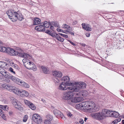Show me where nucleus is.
I'll list each match as a JSON object with an SVG mask.
<instances>
[{
	"mask_svg": "<svg viewBox=\"0 0 124 124\" xmlns=\"http://www.w3.org/2000/svg\"><path fill=\"white\" fill-rule=\"evenodd\" d=\"M84 107H85V108L87 109L90 113L95 112L98 111L99 110V108L95 106L94 102L92 101L83 102L77 105L76 106V108L78 107L81 108Z\"/></svg>",
	"mask_w": 124,
	"mask_h": 124,
	"instance_id": "1",
	"label": "nucleus"
},
{
	"mask_svg": "<svg viewBox=\"0 0 124 124\" xmlns=\"http://www.w3.org/2000/svg\"><path fill=\"white\" fill-rule=\"evenodd\" d=\"M6 13L9 18L13 22L16 21L18 19L21 21L24 19L23 16L19 11L15 12L13 10H10L7 12Z\"/></svg>",
	"mask_w": 124,
	"mask_h": 124,
	"instance_id": "2",
	"label": "nucleus"
},
{
	"mask_svg": "<svg viewBox=\"0 0 124 124\" xmlns=\"http://www.w3.org/2000/svg\"><path fill=\"white\" fill-rule=\"evenodd\" d=\"M107 109H103L99 113H96L92 115V116L99 120H102L104 119L106 117H108Z\"/></svg>",
	"mask_w": 124,
	"mask_h": 124,
	"instance_id": "3",
	"label": "nucleus"
},
{
	"mask_svg": "<svg viewBox=\"0 0 124 124\" xmlns=\"http://www.w3.org/2000/svg\"><path fill=\"white\" fill-rule=\"evenodd\" d=\"M8 53L11 55H18V56L25 58H27L29 56V55L25 53H19V52L14 50L13 49L10 48L8 47Z\"/></svg>",
	"mask_w": 124,
	"mask_h": 124,
	"instance_id": "4",
	"label": "nucleus"
},
{
	"mask_svg": "<svg viewBox=\"0 0 124 124\" xmlns=\"http://www.w3.org/2000/svg\"><path fill=\"white\" fill-rule=\"evenodd\" d=\"M71 87H69L68 88V89L70 91L68 92H64L63 93L62 98L63 99L67 100L68 103L69 104V101L72 100V98L73 96L75 95L73 92H75L74 91L71 90L69 88Z\"/></svg>",
	"mask_w": 124,
	"mask_h": 124,
	"instance_id": "5",
	"label": "nucleus"
},
{
	"mask_svg": "<svg viewBox=\"0 0 124 124\" xmlns=\"http://www.w3.org/2000/svg\"><path fill=\"white\" fill-rule=\"evenodd\" d=\"M75 83L74 86L69 88L71 90L73 89L75 92H78L80 88L83 89L86 87L85 83L83 82H74Z\"/></svg>",
	"mask_w": 124,
	"mask_h": 124,
	"instance_id": "6",
	"label": "nucleus"
},
{
	"mask_svg": "<svg viewBox=\"0 0 124 124\" xmlns=\"http://www.w3.org/2000/svg\"><path fill=\"white\" fill-rule=\"evenodd\" d=\"M49 30H47L45 32L52 36L54 38H56L58 41L63 42L64 39L61 38L58 34L55 32H52L51 31Z\"/></svg>",
	"mask_w": 124,
	"mask_h": 124,
	"instance_id": "7",
	"label": "nucleus"
},
{
	"mask_svg": "<svg viewBox=\"0 0 124 124\" xmlns=\"http://www.w3.org/2000/svg\"><path fill=\"white\" fill-rule=\"evenodd\" d=\"M24 66L27 69H31L34 71L36 70V67L34 64L31 61H29L28 63H26L24 64Z\"/></svg>",
	"mask_w": 124,
	"mask_h": 124,
	"instance_id": "8",
	"label": "nucleus"
},
{
	"mask_svg": "<svg viewBox=\"0 0 124 124\" xmlns=\"http://www.w3.org/2000/svg\"><path fill=\"white\" fill-rule=\"evenodd\" d=\"M63 81V83L65 84L68 85L69 86H74L75 84L74 82L71 83L69 82L70 79L68 76H65L63 77L62 79Z\"/></svg>",
	"mask_w": 124,
	"mask_h": 124,
	"instance_id": "9",
	"label": "nucleus"
},
{
	"mask_svg": "<svg viewBox=\"0 0 124 124\" xmlns=\"http://www.w3.org/2000/svg\"><path fill=\"white\" fill-rule=\"evenodd\" d=\"M12 77L11 78H10V79H11L12 81L17 84L22 86H23V85L24 84H25V82L23 81L14 76H13V77Z\"/></svg>",
	"mask_w": 124,
	"mask_h": 124,
	"instance_id": "10",
	"label": "nucleus"
},
{
	"mask_svg": "<svg viewBox=\"0 0 124 124\" xmlns=\"http://www.w3.org/2000/svg\"><path fill=\"white\" fill-rule=\"evenodd\" d=\"M33 121L37 124L41 123L42 121V119L40 116L37 114H33L32 116Z\"/></svg>",
	"mask_w": 124,
	"mask_h": 124,
	"instance_id": "11",
	"label": "nucleus"
},
{
	"mask_svg": "<svg viewBox=\"0 0 124 124\" xmlns=\"http://www.w3.org/2000/svg\"><path fill=\"white\" fill-rule=\"evenodd\" d=\"M12 103L14 106V107L17 108L20 111H22L23 110V108L21 107V106L19 104V103L18 102L17 100L15 98H12Z\"/></svg>",
	"mask_w": 124,
	"mask_h": 124,
	"instance_id": "12",
	"label": "nucleus"
},
{
	"mask_svg": "<svg viewBox=\"0 0 124 124\" xmlns=\"http://www.w3.org/2000/svg\"><path fill=\"white\" fill-rule=\"evenodd\" d=\"M108 116L116 118H118L119 116V114L117 112L112 111L111 110L107 109Z\"/></svg>",
	"mask_w": 124,
	"mask_h": 124,
	"instance_id": "13",
	"label": "nucleus"
},
{
	"mask_svg": "<svg viewBox=\"0 0 124 124\" xmlns=\"http://www.w3.org/2000/svg\"><path fill=\"white\" fill-rule=\"evenodd\" d=\"M0 73L6 78H8L10 79V78L13 77V76L9 75L8 73L3 68L0 67Z\"/></svg>",
	"mask_w": 124,
	"mask_h": 124,
	"instance_id": "14",
	"label": "nucleus"
},
{
	"mask_svg": "<svg viewBox=\"0 0 124 124\" xmlns=\"http://www.w3.org/2000/svg\"><path fill=\"white\" fill-rule=\"evenodd\" d=\"M82 100L83 99L81 97H75L72 100L69 101V104L72 105L73 103L80 102L82 101Z\"/></svg>",
	"mask_w": 124,
	"mask_h": 124,
	"instance_id": "15",
	"label": "nucleus"
},
{
	"mask_svg": "<svg viewBox=\"0 0 124 124\" xmlns=\"http://www.w3.org/2000/svg\"><path fill=\"white\" fill-rule=\"evenodd\" d=\"M74 94L77 96L85 97L87 95V92L86 90H84L78 93H75Z\"/></svg>",
	"mask_w": 124,
	"mask_h": 124,
	"instance_id": "16",
	"label": "nucleus"
},
{
	"mask_svg": "<svg viewBox=\"0 0 124 124\" xmlns=\"http://www.w3.org/2000/svg\"><path fill=\"white\" fill-rule=\"evenodd\" d=\"M53 113L54 115L57 117H60L63 118L64 116L63 114L58 110L57 109L54 110L53 111Z\"/></svg>",
	"mask_w": 124,
	"mask_h": 124,
	"instance_id": "17",
	"label": "nucleus"
},
{
	"mask_svg": "<svg viewBox=\"0 0 124 124\" xmlns=\"http://www.w3.org/2000/svg\"><path fill=\"white\" fill-rule=\"evenodd\" d=\"M65 84L63 83L62 82L61 84L59 85L58 89L62 90H65L68 89V86L69 85H68Z\"/></svg>",
	"mask_w": 124,
	"mask_h": 124,
	"instance_id": "18",
	"label": "nucleus"
},
{
	"mask_svg": "<svg viewBox=\"0 0 124 124\" xmlns=\"http://www.w3.org/2000/svg\"><path fill=\"white\" fill-rule=\"evenodd\" d=\"M18 95L23 97H26L28 96L29 93L25 91L22 90H20L19 92V94H18Z\"/></svg>",
	"mask_w": 124,
	"mask_h": 124,
	"instance_id": "19",
	"label": "nucleus"
},
{
	"mask_svg": "<svg viewBox=\"0 0 124 124\" xmlns=\"http://www.w3.org/2000/svg\"><path fill=\"white\" fill-rule=\"evenodd\" d=\"M81 25L83 28L85 30L88 31H91V28L90 27V25L89 24L82 23Z\"/></svg>",
	"mask_w": 124,
	"mask_h": 124,
	"instance_id": "20",
	"label": "nucleus"
},
{
	"mask_svg": "<svg viewBox=\"0 0 124 124\" xmlns=\"http://www.w3.org/2000/svg\"><path fill=\"white\" fill-rule=\"evenodd\" d=\"M35 29L38 31H45V27L43 25H38L35 28Z\"/></svg>",
	"mask_w": 124,
	"mask_h": 124,
	"instance_id": "21",
	"label": "nucleus"
},
{
	"mask_svg": "<svg viewBox=\"0 0 124 124\" xmlns=\"http://www.w3.org/2000/svg\"><path fill=\"white\" fill-rule=\"evenodd\" d=\"M53 75L54 76L58 78H61L62 75V72L59 71H55L53 73Z\"/></svg>",
	"mask_w": 124,
	"mask_h": 124,
	"instance_id": "22",
	"label": "nucleus"
},
{
	"mask_svg": "<svg viewBox=\"0 0 124 124\" xmlns=\"http://www.w3.org/2000/svg\"><path fill=\"white\" fill-rule=\"evenodd\" d=\"M40 19L37 17H35L34 18L33 21V25H35L38 24H40L41 23Z\"/></svg>",
	"mask_w": 124,
	"mask_h": 124,
	"instance_id": "23",
	"label": "nucleus"
},
{
	"mask_svg": "<svg viewBox=\"0 0 124 124\" xmlns=\"http://www.w3.org/2000/svg\"><path fill=\"white\" fill-rule=\"evenodd\" d=\"M11 90V91H12L15 94L18 95V94H19V92L20 90L18 89L17 88L13 86Z\"/></svg>",
	"mask_w": 124,
	"mask_h": 124,
	"instance_id": "24",
	"label": "nucleus"
},
{
	"mask_svg": "<svg viewBox=\"0 0 124 124\" xmlns=\"http://www.w3.org/2000/svg\"><path fill=\"white\" fill-rule=\"evenodd\" d=\"M50 24V22L48 21V22L47 21H45L43 23V25L45 27V28H48L49 27Z\"/></svg>",
	"mask_w": 124,
	"mask_h": 124,
	"instance_id": "25",
	"label": "nucleus"
},
{
	"mask_svg": "<svg viewBox=\"0 0 124 124\" xmlns=\"http://www.w3.org/2000/svg\"><path fill=\"white\" fill-rule=\"evenodd\" d=\"M8 47L7 48L4 46H0V51L3 52H5L7 53L8 52Z\"/></svg>",
	"mask_w": 124,
	"mask_h": 124,
	"instance_id": "26",
	"label": "nucleus"
},
{
	"mask_svg": "<svg viewBox=\"0 0 124 124\" xmlns=\"http://www.w3.org/2000/svg\"><path fill=\"white\" fill-rule=\"evenodd\" d=\"M40 69L42 70L43 72L45 74L49 73V71L45 67L43 66H42L40 67Z\"/></svg>",
	"mask_w": 124,
	"mask_h": 124,
	"instance_id": "27",
	"label": "nucleus"
},
{
	"mask_svg": "<svg viewBox=\"0 0 124 124\" xmlns=\"http://www.w3.org/2000/svg\"><path fill=\"white\" fill-rule=\"evenodd\" d=\"M62 27L64 29H67L68 30H70V27L66 24H63L62 26Z\"/></svg>",
	"mask_w": 124,
	"mask_h": 124,
	"instance_id": "28",
	"label": "nucleus"
},
{
	"mask_svg": "<svg viewBox=\"0 0 124 124\" xmlns=\"http://www.w3.org/2000/svg\"><path fill=\"white\" fill-rule=\"evenodd\" d=\"M32 110H35V109L36 107L31 102L30 104L28 106Z\"/></svg>",
	"mask_w": 124,
	"mask_h": 124,
	"instance_id": "29",
	"label": "nucleus"
},
{
	"mask_svg": "<svg viewBox=\"0 0 124 124\" xmlns=\"http://www.w3.org/2000/svg\"><path fill=\"white\" fill-rule=\"evenodd\" d=\"M46 118L49 120H48L51 121L53 119L52 116L49 114H48L46 115Z\"/></svg>",
	"mask_w": 124,
	"mask_h": 124,
	"instance_id": "30",
	"label": "nucleus"
},
{
	"mask_svg": "<svg viewBox=\"0 0 124 124\" xmlns=\"http://www.w3.org/2000/svg\"><path fill=\"white\" fill-rule=\"evenodd\" d=\"M53 81L56 84H57L59 82V80L56 78H53Z\"/></svg>",
	"mask_w": 124,
	"mask_h": 124,
	"instance_id": "31",
	"label": "nucleus"
},
{
	"mask_svg": "<svg viewBox=\"0 0 124 124\" xmlns=\"http://www.w3.org/2000/svg\"><path fill=\"white\" fill-rule=\"evenodd\" d=\"M50 23L51 25H53L55 27H57V26L58 27V24L56 22H50Z\"/></svg>",
	"mask_w": 124,
	"mask_h": 124,
	"instance_id": "32",
	"label": "nucleus"
},
{
	"mask_svg": "<svg viewBox=\"0 0 124 124\" xmlns=\"http://www.w3.org/2000/svg\"><path fill=\"white\" fill-rule=\"evenodd\" d=\"M7 65H8V64L6 63L2 62L1 66L0 67L2 68H6Z\"/></svg>",
	"mask_w": 124,
	"mask_h": 124,
	"instance_id": "33",
	"label": "nucleus"
},
{
	"mask_svg": "<svg viewBox=\"0 0 124 124\" xmlns=\"http://www.w3.org/2000/svg\"><path fill=\"white\" fill-rule=\"evenodd\" d=\"M11 65L13 68L15 69H18V66L16 64L14 63H13L11 64Z\"/></svg>",
	"mask_w": 124,
	"mask_h": 124,
	"instance_id": "34",
	"label": "nucleus"
},
{
	"mask_svg": "<svg viewBox=\"0 0 124 124\" xmlns=\"http://www.w3.org/2000/svg\"><path fill=\"white\" fill-rule=\"evenodd\" d=\"M59 35H60L64 37L65 38H68V35L65 34H63L62 33H59L58 34Z\"/></svg>",
	"mask_w": 124,
	"mask_h": 124,
	"instance_id": "35",
	"label": "nucleus"
},
{
	"mask_svg": "<svg viewBox=\"0 0 124 124\" xmlns=\"http://www.w3.org/2000/svg\"><path fill=\"white\" fill-rule=\"evenodd\" d=\"M28 116L27 115L24 116L23 118V121L24 122H26L28 119Z\"/></svg>",
	"mask_w": 124,
	"mask_h": 124,
	"instance_id": "36",
	"label": "nucleus"
},
{
	"mask_svg": "<svg viewBox=\"0 0 124 124\" xmlns=\"http://www.w3.org/2000/svg\"><path fill=\"white\" fill-rule=\"evenodd\" d=\"M7 106V105L3 106L0 105V108L4 110H6Z\"/></svg>",
	"mask_w": 124,
	"mask_h": 124,
	"instance_id": "37",
	"label": "nucleus"
},
{
	"mask_svg": "<svg viewBox=\"0 0 124 124\" xmlns=\"http://www.w3.org/2000/svg\"><path fill=\"white\" fill-rule=\"evenodd\" d=\"M24 101L25 104L28 105V106L30 104V103H31L29 101L26 100H24Z\"/></svg>",
	"mask_w": 124,
	"mask_h": 124,
	"instance_id": "38",
	"label": "nucleus"
},
{
	"mask_svg": "<svg viewBox=\"0 0 124 124\" xmlns=\"http://www.w3.org/2000/svg\"><path fill=\"white\" fill-rule=\"evenodd\" d=\"M2 86L3 87L7 90L8 87V85L4 84L2 85Z\"/></svg>",
	"mask_w": 124,
	"mask_h": 124,
	"instance_id": "39",
	"label": "nucleus"
},
{
	"mask_svg": "<svg viewBox=\"0 0 124 124\" xmlns=\"http://www.w3.org/2000/svg\"><path fill=\"white\" fill-rule=\"evenodd\" d=\"M9 71H10L12 73L14 74H16L14 70L11 67H10L9 69Z\"/></svg>",
	"mask_w": 124,
	"mask_h": 124,
	"instance_id": "40",
	"label": "nucleus"
},
{
	"mask_svg": "<svg viewBox=\"0 0 124 124\" xmlns=\"http://www.w3.org/2000/svg\"><path fill=\"white\" fill-rule=\"evenodd\" d=\"M44 124H51V122L48 120H46L44 121Z\"/></svg>",
	"mask_w": 124,
	"mask_h": 124,
	"instance_id": "41",
	"label": "nucleus"
},
{
	"mask_svg": "<svg viewBox=\"0 0 124 124\" xmlns=\"http://www.w3.org/2000/svg\"><path fill=\"white\" fill-rule=\"evenodd\" d=\"M8 87L7 90L10 91H11L12 89L13 86L12 85H8Z\"/></svg>",
	"mask_w": 124,
	"mask_h": 124,
	"instance_id": "42",
	"label": "nucleus"
},
{
	"mask_svg": "<svg viewBox=\"0 0 124 124\" xmlns=\"http://www.w3.org/2000/svg\"><path fill=\"white\" fill-rule=\"evenodd\" d=\"M29 61H29L27 59H24L22 60V61L24 63V64H25L26 63H28Z\"/></svg>",
	"mask_w": 124,
	"mask_h": 124,
	"instance_id": "43",
	"label": "nucleus"
},
{
	"mask_svg": "<svg viewBox=\"0 0 124 124\" xmlns=\"http://www.w3.org/2000/svg\"><path fill=\"white\" fill-rule=\"evenodd\" d=\"M25 88H29L30 87L29 85L27 83H25V84H24L23 86Z\"/></svg>",
	"mask_w": 124,
	"mask_h": 124,
	"instance_id": "44",
	"label": "nucleus"
},
{
	"mask_svg": "<svg viewBox=\"0 0 124 124\" xmlns=\"http://www.w3.org/2000/svg\"><path fill=\"white\" fill-rule=\"evenodd\" d=\"M67 115L69 117H70L72 115V114L69 111H68L67 112Z\"/></svg>",
	"mask_w": 124,
	"mask_h": 124,
	"instance_id": "45",
	"label": "nucleus"
},
{
	"mask_svg": "<svg viewBox=\"0 0 124 124\" xmlns=\"http://www.w3.org/2000/svg\"><path fill=\"white\" fill-rule=\"evenodd\" d=\"M68 41L72 45H73V46H76V44L74 43L73 42H72V41H71L70 40H68Z\"/></svg>",
	"mask_w": 124,
	"mask_h": 124,
	"instance_id": "46",
	"label": "nucleus"
},
{
	"mask_svg": "<svg viewBox=\"0 0 124 124\" xmlns=\"http://www.w3.org/2000/svg\"><path fill=\"white\" fill-rule=\"evenodd\" d=\"M56 30H57V31H58V32H62L63 31V30H62V29H60L59 28H57L56 29Z\"/></svg>",
	"mask_w": 124,
	"mask_h": 124,
	"instance_id": "47",
	"label": "nucleus"
},
{
	"mask_svg": "<svg viewBox=\"0 0 124 124\" xmlns=\"http://www.w3.org/2000/svg\"><path fill=\"white\" fill-rule=\"evenodd\" d=\"M79 122L81 124H82L84 123V121L83 119H81L79 120Z\"/></svg>",
	"mask_w": 124,
	"mask_h": 124,
	"instance_id": "48",
	"label": "nucleus"
},
{
	"mask_svg": "<svg viewBox=\"0 0 124 124\" xmlns=\"http://www.w3.org/2000/svg\"><path fill=\"white\" fill-rule=\"evenodd\" d=\"M69 32V31H63L62 32L63 33H64L66 34H68V33Z\"/></svg>",
	"mask_w": 124,
	"mask_h": 124,
	"instance_id": "49",
	"label": "nucleus"
},
{
	"mask_svg": "<svg viewBox=\"0 0 124 124\" xmlns=\"http://www.w3.org/2000/svg\"><path fill=\"white\" fill-rule=\"evenodd\" d=\"M3 114V111L2 109H0V116H1Z\"/></svg>",
	"mask_w": 124,
	"mask_h": 124,
	"instance_id": "50",
	"label": "nucleus"
},
{
	"mask_svg": "<svg viewBox=\"0 0 124 124\" xmlns=\"http://www.w3.org/2000/svg\"><path fill=\"white\" fill-rule=\"evenodd\" d=\"M2 117L4 120H6V116L4 115L3 114V115L1 116Z\"/></svg>",
	"mask_w": 124,
	"mask_h": 124,
	"instance_id": "51",
	"label": "nucleus"
},
{
	"mask_svg": "<svg viewBox=\"0 0 124 124\" xmlns=\"http://www.w3.org/2000/svg\"><path fill=\"white\" fill-rule=\"evenodd\" d=\"M22 122V121L21 120H19L16 123L17 124H21Z\"/></svg>",
	"mask_w": 124,
	"mask_h": 124,
	"instance_id": "52",
	"label": "nucleus"
},
{
	"mask_svg": "<svg viewBox=\"0 0 124 124\" xmlns=\"http://www.w3.org/2000/svg\"><path fill=\"white\" fill-rule=\"evenodd\" d=\"M90 34L89 33H86L85 34L86 36L87 37H89L90 36Z\"/></svg>",
	"mask_w": 124,
	"mask_h": 124,
	"instance_id": "53",
	"label": "nucleus"
},
{
	"mask_svg": "<svg viewBox=\"0 0 124 124\" xmlns=\"http://www.w3.org/2000/svg\"><path fill=\"white\" fill-rule=\"evenodd\" d=\"M77 22L76 21H74L72 22V24L74 25L76 24L77 23Z\"/></svg>",
	"mask_w": 124,
	"mask_h": 124,
	"instance_id": "54",
	"label": "nucleus"
},
{
	"mask_svg": "<svg viewBox=\"0 0 124 124\" xmlns=\"http://www.w3.org/2000/svg\"><path fill=\"white\" fill-rule=\"evenodd\" d=\"M50 29L51 30L53 29L54 28V27L52 25L50 24Z\"/></svg>",
	"mask_w": 124,
	"mask_h": 124,
	"instance_id": "55",
	"label": "nucleus"
},
{
	"mask_svg": "<svg viewBox=\"0 0 124 124\" xmlns=\"http://www.w3.org/2000/svg\"><path fill=\"white\" fill-rule=\"evenodd\" d=\"M7 78L6 79V81L8 83H9L10 82V80H9L8 79V78ZM8 79H9L8 78Z\"/></svg>",
	"mask_w": 124,
	"mask_h": 124,
	"instance_id": "56",
	"label": "nucleus"
},
{
	"mask_svg": "<svg viewBox=\"0 0 124 124\" xmlns=\"http://www.w3.org/2000/svg\"><path fill=\"white\" fill-rule=\"evenodd\" d=\"M116 120L117 121V122H119L121 120V119H120V118H118Z\"/></svg>",
	"mask_w": 124,
	"mask_h": 124,
	"instance_id": "57",
	"label": "nucleus"
},
{
	"mask_svg": "<svg viewBox=\"0 0 124 124\" xmlns=\"http://www.w3.org/2000/svg\"><path fill=\"white\" fill-rule=\"evenodd\" d=\"M69 33L70 34H71V35H73L74 36V33L72 32L69 31Z\"/></svg>",
	"mask_w": 124,
	"mask_h": 124,
	"instance_id": "58",
	"label": "nucleus"
},
{
	"mask_svg": "<svg viewBox=\"0 0 124 124\" xmlns=\"http://www.w3.org/2000/svg\"><path fill=\"white\" fill-rule=\"evenodd\" d=\"M12 112L11 111H10L8 112V114L9 115L11 116L12 115Z\"/></svg>",
	"mask_w": 124,
	"mask_h": 124,
	"instance_id": "59",
	"label": "nucleus"
},
{
	"mask_svg": "<svg viewBox=\"0 0 124 124\" xmlns=\"http://www.w3.org/2000/svg\"><path fill=\"white\" fill-rule=\"evenodd\" d=\"M113 122H114V123H115V124H116V123H117L118 122H117V121L116 120V119L113 121Z\"/></svg>",
	"mask_w": 124,
	"mask_h": 124,
	"instance_id": "60",
	"label": "nucleus"
},
{
	"mask_svg": "<svg viewBox=\"0 0 124 124\" xmlns=\"http://www.w3.org/2000/svg\"><path fill=\"white\" fill-rule=\"evenodd\" d=\"M41 101L43 102H46V101L43 99H41Z\"/></svg>",
	"mask_w": 124,
	"mask_h": 124,
	"instance_id": "61",
	"label": "nucleus"
},
{
	"mask_svg": "<svg viewBox=\"0 0 124 124\" xmlns=\"http://www.w3.org/2000/svg\"><path fill=\"white\" fill-rule=\"evenodd\" d=\"M83 46H85V44L84 43H82L81 44Z\"/></svg>",
	"mask_w": 124,
	"mask_h": 124,
	"instance_id": "62",
	"label": "nucleus"
},
{
	"mask_svg": "<svg viewBox=\"0 0 124 124\" xmlns=\"http://www.w3.org/2000/svg\"><path fill=\"white\" fill-rule=\"evenodd\" d=\"M87 118L86 117H85V119H84V121L85 122H86V120H87Z\"/></svg>",
	"mask_w": 124,
	"mask_h": 124,
	"instance_id": "63",
	"label": "nucleus"
},
{
	"mask_svg": "<svg viewBox=\"0 0 124 124\" xmlns=\"http://www.w3.org/2000/svg\"><path fill=\"white\" fill-rule=\"evenodd\" d=\"M122 124H124V120H123L122 121Z\"/></svg>",
	"mask_w": 124,
	"mask_h": 124,
	"instance_id": "64",
	"label": "nucleus"
}]
</instances>
